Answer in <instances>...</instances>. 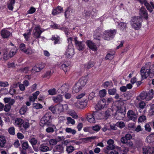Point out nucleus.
I'll use <instances>...</instances> for the list:
<instances>
[{"instance_id":"2f4dec72","label":"nucleus","mask_w":154,"mask_h":154,"mask_svg":"<svg viewBox=\"0 0 154 154\" xmlns=\"http://www.w3.org/2000/svg\"><path fill=\"white\" fill-rule=\"evenodd\" d=\"M31 30L30 29L27 31V33H25L23 34V36L26 41H28L29 39L30 36L31 34Z\"/></svg>"},{"instance_id":"f3484780","label":"nucleus","mask_w":154,"mask_h":154,"mask_svg":"<svg viewBox=\"0 0 154 154\" xmlns=\"http://www.w3.org/2000/svg\"><path fill=\"white\" fill-rule=\"evenodd\" d=\"M1 35L3 38H7L10 36L11 35V33L7 29H5L1 31Z\"/></svg>"},{"instance_id":"37998d69","label":"nucleus","mask_w":154,"mask_h":154,"mask_svg":"<svg viewBox=\"0 0 154 154\" xmlns=\"http://www.w3.org/2000/svg\"><path fill=\"white\" fill-rule=\"evenodd\" d=\"M116 89L115 88L109 89L108 90V92L110 95H114L116 93Z\"/></svg>"},{"instance_id":"4c0bfd02","label":"nucleus","mask_w":154,"mask_h":154,"mask_svg":"<svg viewBox=\"0 0 154 154\" xmlns=\"http://www.w3.org/2000/svg\"><path fill=\"white\" fill-rule=\"evenodd\" d=\"M27 107L26 106H24L21 108L19 112L20 114H24L27 110Z\"/></svg>"},{"instance_id":"aec40b11","label":"nucleus","mask_w":154,"mask_h":154,"mask_svg":"<svg viewBox=\"0 0 154 154\" xmlns=\"http://www.w3.org/2000/svg\"><path fill=\"white\" fill-rule=\"evenodd\" d=\"M63 11V8L61 6H58L56 8L53 9L52 12V14L53 15H56L60 13Z\"/></svg>"},{"instance_id":"4d7b16f0","label":"nucleus","mask_w":154,"mask_h":154,"mask_svg":"<svg viewBox=\"0 0 154 154\" xmlns=\"http://www.w3.org/2000/svg\"><path fill=\"white\" fill-rule=\"evenodd\" d=\"M91 14V12L90 11H85L84 12V16L85 17V18H89Z\"/></svg>"},{"instance_id":"412c9836","label":"nucleus","mask_w":154,"mask_h":154,"mask_svg":"<svg viewBox=\"0 0 154 154\" xmlns=\"http://www.w3.org/2000/svg\"><path fill=\"white\" fill-rule=\"evenodd\" d=\"M106 105V103L103 100H99L97 104V107L99 109L103 108Z\"/></svg>"},{"instance_id":"9b49d317","label":"nucleus","mask_w":154,"mask_h":154,"mask_svg":"<svg viewBox=\"0 0 154 154\" xmlns=\"http://www.w3.org/2000/svg\"><path fill=\"white\" fill-rule=\"evenodd\" d=\"M49 109L53 113L57 114L61 112L60 104L54 106H51L49 107Z\"/></svg>"},{"instance_id":"79ce46f5","label":"nucleus","mask_w":154,"mask_h":154,"mask_svg":"<svg viewBox=\"0 0 154 154\" xmlns=\"http://www.w3.org/2000/svg\"><path fill=\"white\" fill-rule=\"evenodd\" d=\"M151 148L148 146H144L143 147V154H148V151Z\"/></svg>"},{"instance_id":"b1692460","label":"nucleus","mask_w":154,"mask_h":154,"mask_svg":"<svg viewBox=\"0 0 154 154\" xmlns=\"http://www.w3.org/2000/svg\"><path fill=\"white\" fill-rule=\"evenodd\" d=\"M15 3V0H9L8 2V9L12 11L13 9V7Z\"/></svg>"},{"instance_id":"423d86ee","label":"nucleus","mask_w":154,"mask_h":154,"mask_svg":"<svg viewBox=\"0 0 154 154\" xmlns=\"http://www.w3.org/2000/svg\"><path fill=\"white\" fill-rule=\"evenodd\" d=\"M42 31L41 30L40 26L38 25H36L33 30V37L35 38H40Z\"/></svg>"},{"instance_id":"a878e982","label":"nucleus","mask_w":154,"mask_h":154,"mask_svg":"<svg viewBox=\"0 0 154 154\" xmlns=\"http://www.w3.org/2000/svg\"><path fill=\"white\" fill-rule=\"evenodd\" d=\"M82 88L77 83H76L73 87V92L77 93L79 92L82 89Z\"/></svg>"},{"instance_id":"774afa93","label":"nucleus","mask_w":154,"mask_h":154,"mask_svg":"<svg viewBox=\"0 0 154 154\" xmlns=\"http://www.w3.org/2000/svg\"><path fill=\"white\" fill-rule=\"evenodd\" d=\"M146 106V103L143 101H141L139 104V107L141 109H143Z\"/></svg>"},{"instance_id":"a18cd8bd","label":"nucleus","mask_w":154,"mask_h":154,"mask_svg":"<svg viewBox=\"0 0 154 154\" xmlns=\"http://www.w3.org/2000/svg\"><path fill=\"white\" fill-rule=\"evenodd\" d=\"M94 39L97 40L98 42L97 43H100V34L99 33H95L93 36Z\"/></svg>"},{"instance_id":"f03ea898","label":"nucleus","mask_w":154,"mask_h":154,"mask_svg":"<svg viewBox=\"0 0 154 154\" xmlns=\"http://www.w3.org/2000/svg\"><path fill=\"white\" fill-rule=\"evenodd\" d=\"M52 118L51 113L50 112H47L41 118L40 122V125L42 126L46 125H51Z\"/></svg>"},{"instance_id":"1a4fd4ad","label":"nucleus","mask_w":154,"mask_h":154,"mask_svg":"<svg viewBox=\"0 0 154 154\" xmlns=\"http://www.w3.org/2000/svg\"><path fill=\"white\" fill-rule=\"evenodd\" d=\"M65 54L68 58L72 57L74 54V49L72 45H69L66 52Z\"/></svg>"},{"instance_id":"ddd939ff","label":"nucleus","mask_w":154,"mask_h":154,"mask_svg":"<svg viewBox=\"0 0 154 154\" xmlns=\"http://www.w3.org/2000/svg\"><path fill=\"white\" fill-rule=\"evenodd\" d=\"M87 81V77H82L79 79L77 83L80 86L83 88L86 85Z\"/></svg>"},{"instance_id":"6e6552de","label":"nucleus","mask_w":154,"mask_h":154,"mask_svg":"<svg viewBox=\"0 0 154 154\" xmlns=\"http://www.w3.org/2000/svg\"><path fill=\"white\" fill-rule=\"evenodd\" d=\"M125 117V113L121 109H118L115 115V117L117 120H121Z\"/></svg>"},{"instance_id":"393cba45","label":"nucleus","mask_w":154,"mask_h":154,"mask_svg":"<svg viewBox=\"0 0 154 154\" xmlns=\"http://www.w3.org/2000/svg\"><path fill=\"white\" fill-rule=\"evenodd\" d=\"M146 92L143 91L140 94V95L137 98V100H146Z\"/></svg>"},{"instance_id":"5fc2aeb1","label":"nucleus","mask_w":154,"mask_h":154,"mask_svg":"<svg viewBox=\"0 0 154 154\" xmlns=\"http://www.w3.org/2000/svg\"><path fill=\"white\" fill-rule=\"evenodd\" d=\"M8 131L10 134L12 135L15 134V128L14 127H12L9 128Z\"/></svg>"},{"instance_id":"603ef678","label":"nucleus","mask_w":154,"mask_h":154,"mask_svg":"<svg viewBox=\"0 0 154 154\" xmlns=\"http://www.w3.org/2000/svg\"><path fill=\"white\" fill-rule=\"evenodd\" d=\"M24 52L29 55H31L34 53L33 50L29 48H27L26 49Z\"/></svg>"},{"instance_id":"6e6d98bb","label":"nucleus","mask_w":154,"mask_h":154,"mask_svg":"<svg viewBox=\"0 0 154 154\" xmlns=\"http://www.w3.org/2000/svg\"><path fill=\"white\" fill-rule=\"evenodd\" d=\"M22 147L23 149H26L29 147V145L27 141L24 142L22 145Z\"/></svg>"},{"instance_id":"f704fd0d","label":"nucleus","mask_w":154,"mask_h":154,"mask_svg":"<svg viewBox=\"0 0 154 154\" xmlns=\"http://www.w3.org/2000/svg\"><path fill=\"white\" fill-rule=\"evenodd\" d=\"M75 106L77 108L79 109H82L84 107L83 103L80 101H78L75 104Z\"/></svg>"},{"instance_id":"338daca9","label":"nucleus","mask_w":154,"mask_h":154,"mask_svg":"<svg viewBox=\"0 0 154 154\" xmlns=\"http://www.w3.org/2000/svg\"><path fill=\"white\" fill-rule=\"evenodd\" d=\"M9 85V84L7 82H0V86L7 87Z\"/></svg>"},{"instance_id":"0e129e2a","label":"nucleus","mask_w":154,"mask_h":154,"mask_svg":"<svg viewBox=\"0 0 154 154\" xmlns=\"http://www.w3.org/2000/svg\"><path fill=\"white\" fill-rule=\"evenodd\" d=\"M116 124L117 126H118L120 128H122L125 126L124 123L122 122H117Z\"/></svg>"},{"instance_id":"a211bd4d","label":"nucleus","mask_w":154,"mask_h":154,"mask_svg":"<svg viewBox=\"0 0 154 154\" xmlns=\"http://www.w3.org/2000/svg\"><path fill=\"white\" fill-rule=\"evenodd\" d=\"M52 100L54 103H60L63 101V97L62 95L59 94L52 97Z\"/></svg>"},{"instance_id":"c85d7f7f","label":"nucleus","mask_w":154,"mask_h":154,"mask_svg":"<svg viewBox=\"0 0 154 154\" xmlns=\"http://www.w3.org/2000/svg\"><path fill=\"white\" fill-rule=\"evenodd\" d=\"M73 10L70 8H68L65 12V16L67 18L69 16L72 14Z\"/></svg>"},{"instance_id":"58836bf2","label":"nucleus","mask_w":154,"mask_h":154,"mask_svg":"<svg viewBox=\"0 0 154 154\" xmlns=\"http://www.w3.org/2000/svg\"><path fill=\"white\" fill-rule=\"evenodd\" d=\"M66 131L68 133H70L72 135H74L76 132V131L74 129H72L70 128H67L65 129Z\"/></svg>"},{"instance_id":"8fccbe9b","label":"nucleus","mask_w":154,"mask_h":154,"mask_svg":"<svg viewBox=\"0 0 154 154\" xmlns=\"http://www.w3.org/2000/svg\"><path fill=\"white\" fill-rule=\"evenodd\" d=\"M106 91L105 89L100 91L99 92V95L101 97H104L106 95Z\"/></svg>"},{"instance_id":"a19ab883","label":"nucleus","mask_w":154,"mask_h":154,"mask_svg":"<svg viewBox=\"0 0 154 154\" xmlns=\"http://www.w3.org/2000/svg\"><path fill=\"white\" fill-rule=\"evenodd\" d=\"M51 39L53 41H54V44L60 43V38L59 37H56L54 36H53Z\"/></svg>"},{"instance_id":"5701e85b","label":"nucleus","mask_w":154,"mask_h":154,"mask_svg":"<svg viewBox=\"0 0 154 154\" xmlns=\"http://www.w3.org/2000/svg\"><path fill=\"white\" fill-rule=\"evenodd\" d=\"M39 150L42 152H46L49 150V148L45 144H43L40 145Z\"/></svg>"},{"instance_id":"2eb2a0df","label":"nucleus","mask_w":154,"mask_h":154,"mask_svg":"<svg viewBox=\"0 0 154 154\" xmlns=\"http://www.w3.org/2000/svg\"><path fill=\"white\" fill-rule=\"evenodd\" d=\"M74 39L75 45L78 49L79 50H83L85 46V45L83 44V42L78 41L77 37L74 38Z\"/></svg>"},{"instance_id":"c756f323","label":"nucleus","mask_w":154,"mask_h":154,"mask_svg":"<svg viewBox=\"0 0 154 154\" xmlns=\"http://www.w3.org/2000/svg\"><path fill=\"white\" fill-rule=\"evenodd\" d=\"M13 49L14 51H13V50H11L9 53V56L11 57H12L15 54L17 51L18 48L16 46H14L13 47Z\"/></svg>"},{"instance_id":"bf43d9fd","label":"nucleus","mask_w":154,"mask_h":154,"mask_svg":"<svg viewBox=\"0 0 154 154\" xmlns=\"http://www.w3.org/2000/svg\"><path fill=\"white\" fill-rule=\"evenodd\" d=\"M146 119V117L144 116H140L138 119V121L139 122H144Z\"/></svg>"},{"instance_id":"ea45409f","label":"nucleus","mask_w":154,"mask_h":154,"mask_svg":"<svg viewBox=\"0 0 154 154\" xmlns=\"http://www.w3.org/2000/svg\"><path fill=\"white\" fill-rule=\"evenodd\" d=\"M74 150V148L72 146H67L66 151L68 153L72 152Z\"/></svg>"},{"instance_id":"7c9ffc66","label":"nucleus","mask_w":154,"mask_h":154,"mask_svg":"<svg viewBox=\"0 0 154 154\" xmlns=\"http://www.w3.org/2000/svg\"><path fill=\"white\" fill-rule=\"evenodd\" d=\"M56 128L54 125H52L51 127H48L46 129V131L48 133H53L54 131V129Z\"/></svg>"},{"instance_id":"dca6fc26","label":"nucleus","mask_w":154,"mask_h":154,"mask_svg":"<svg viewBox=\"0 0 154 154\" xmlns=\"http://www.w3.org/2000/svg\"><path fill=\"white\" fill-rule=\"evenodd\" d=\"M86 43L88 47L93 51H97V47L96 45L92 41L88 40L86 41Z\"/></svg>"},{"instance_id":"4468645a","label":"nucleus","mask_w":154,"mask_h":154,"mask_svg":"<svg viewBox=\"0 0 154 154\" xmlns=\"http://www.w3.org/2000/svg\"><path fill=\"white\" fill-rule=\"evenodd\" d=\"M139 14L142 17L147 19L148 18V14L145 8L143 7H142L140 9Z\"/></svg>"},{"instance_id":"39448f33","label":"nucleus","mask_w":154,"mask_h":154,"mask_svg":"<svg viewBox=\"0 0 154 154\" xmlns=\"http://www.w3.org/2000/svg\"><path fill=\"white\" fill-rule=\"evenodd\" d=\"M116 32V30L115 29L106 30L103 34V38L105 40H109L113 38Z\"/></svg>"},{"instance_id":"9d476101","label":"nucleus","mask_w":154,"mask_h":154,"mask_svg":"<svg viewBox=\"0 0 154 154\" xmlns=\"http://www.w3.org/2000/svg\"><path fill=\"white\" fill-rule=\"evenodd\" d=\"M28 140L31 144L34 150L35 151H37V150L35 148L34 146L38 143V140L37 139L35 138V136L34 135L30 136Z\"/></svg>"},{"instance_id":"6ab92c4d","label":"nucleus","mask_w":154,"mask_h":154,"mask_svg":"<svg viewBox=\"0 0 154 154\" xmlns=\"http://www.w3.org/2000/svg\"><path fill=\"white\" fill-rule=\"evenodd\" d=\"M114 141L111 139H109L107 141V148L109 150H112L115 149V146L114 145Z\"/></svg>"},{"instance_id":"20e7f679","label":"nucleus","mask_w":154,"mask_h":154,"mask_svg":"<svg viewBox=\"0 0 154 154\" xmlns=\"http://www.w3.org/2000/svg\"><path fill=\"white\" fill-rule=\"evenodd\" d=\"M141 18L138 16L132 17L131 21V25L132 27L135 29H139L141 25Z\"/></svg>"},{"instance_id":"f8f14e48","label":"nucleus","mask_w":154,"mask_h":154,"mask_svg":"<svg viewBox=\"0 0 154 154\" xmlns=\"http://www.w3.org/2000/svg\"><path fill=\"white\" fill-rule=\"evenodd\" d=\"M69 86L68 84H65L62 85L57 90L59 93L63 94L68 91Z\"/></svg>"},{"instance_id":"72a5a7b5","label":"nucleus","mask_w":154,"mask_h":154,"mask_svg":"<svg viewBox=\"0 0 154 154\" xmlns=\"http://www.w3.org/2000/svg\"><path fill=\"white\" fill-rule=\"evenodd\" d=\"M54 149L56 151L59 152H63V146L61 145H56L54 148Z\"/></svg>"},{"instance_id":"c9c22d12","label":"nucleus","mask_w":154,"mask_h":154,"mask_svg":"<svg viewBox=\"0 0 154 154\" xmlns=\"http://www.w3.org/2000/svg\"><path fill=\"white\" fill-rule=\"evenodd\" d=\"M23 123V121L21 119H17L15 121V125L20 127Z\"/></svg>"},{"instance_id":"864d4df0","label":"nucleus","mask_w":154,"mask_h":154,"mask_svg":"<svg viewBox=\"0 0 154 154\" xmlns=\"http://www.w3.org/2000/svg\"><path fill=\"white\" fill-rule=\"evenodd\" d=\"M127 24L125 23L121 22L119 23V26L122 30L125 29L127 28Z\"/></svg>"},{"instance_id":"e433bc0d","label":"nucleus","mask_w":154,"mask_h":154,"mask_svg":"<svg viewBox=\"0 0 154 154\" xmlns=\"http://www.w3.org/2000/svg\"><path fill=\"white\" fill-rule=\"evenodd\" d=\"M33 107L35 109H39L42 108L43 107L41 104L38 103H33L32 104Z\"/></svg>"},{"instance_id":"680f3d73","label":"nucleus","mask_w":154,"mask_h":154,"mask_svg":"<svg viewBox=\"0 0 154 154\" xmlns=\"http://www.w3.org/2000/svg\"><path fill=\"white\" fill-rule=\"evenodd\" d=\"M94 63L93 62H89L85 66V67L87 69H90L93 67L94 65Z\"/></svg>"},{"instance_id":"de8ad7c7","label":"nucleus","mask_w":154,"mask_h":154,"mask_svg":"<svg viewBox=\"0 0 154 154\" xmlns=\"http://www.w3.org/2000/svg\"><path fill=\"white\" fill-rule=\"evenodd\" d=\"M149 115L150 116H152L154 115V104H152L150 107L149 111Z\"/></svg>"},{"instance_id":"f257e3e1","label":"nucleus","mask_w":154,"mask_h":154,"mask_svg":"<svg viewBox=\"0 0 154 154\" xmlns=\"http://www.w3.org/2000/svg\"><path fill=\"white\" fill-rule=\"evenodd\" d=\"M149 69H146L145 71V68L142 67L140 70V74L143 79H146L148 76L152 78L154 74V65H149Z\"/></svg>"},{"instance_id":"49530a36","label":"nucleus","mask_w":154,"mask_h":154,"mask_svg":"<svg viewBox=\"0 0 154 154\" xmlns=\"http://www.w3.org/2000/svg\"><path fill=\"white\" fill-rule=\"evenodd\" d=\"M49 94L51 95H54L57 94V91L55 88H53L50 89L48 91Z\"/></svg>"},{"instance_id":"7ed1b4c3","label":"nucleus","mask_w":154,"mask_h":154,"mask_svg":"<svg viewBox=\"0 0 154 154\" xmlns=\"http://www.w3.org/2000/svg\"><path fill=\"white\" fill-rule=\"evenodd\" d=\"M101 114L99 112L96 111L92 113H88L86 114L87 119L90 123H94L96 122L95 119H100L99 117Z\"/></svg>"},{"instance_id":"e2e57ef3","label":"nucleus","mask_w":154,"mask_h":154,"mask_svg":"<svg viewBox=\"0 0 154 154\" xmlns=\"http://www.w3.org/2000/svg\"><path fill=\"white\" fill-rule=\"evenodd\" d=\"M70 115L74 119H76L78 118V116L76 115V113L74 111H71L70 112Z\"/></svg>"},{"instance_id":"0eeeda50","label":"nucleus","mask_w":154,"mask_h":154,"mask_svg":"<svg viewBox=\"0 0 154 154\" xmlns=\"http://www.w3.org/2000/svg\"><path fill=\"white\" fill-rule=\"evenodd\" d=\"M127 116L129 120L135 121L137 120L138 115L137 113L133 110H129L128 112Z\"/></svg>"},{"instance_id":"c03bdc74","label":"nucleus","mask_w":154,"mask_h":154,"mask_svg":"<svg viewBox=\"0 0 154 154\" xmlns=\"http://www.w3.org/2000/svg\"><path fill=\"white\" fill-rule=\"evenodd\" d=\"M92 130L96 132L99 131L101 128V127L98 125H96L91 127Z\"/></svg>"},{"instance_id":"13d9d810","label":"nucleus","mask_w":154,"mask_h":154,"mask_svg":"<svg viewBox=\"0 0 154 154\" xmlns=\"http://www.w3.org/2000/svg\"><path fill=\"white\" fill-rule=\"evenodd\" d=\"M146 9L148 10L150 12H152L153 11L152 8L151 7L150 5L148 2H147L145 5Z\"/></svg>"},{"instance_id":"473e14b6","label":"nucleus","mask_w":154,"mask_h":154,"mask_svg":"<svg viewBox=\"0 0 154 154\" xmlns=\"http://www.w3.org/2000/svg\"><path fill=\"white\" fill-rule=\"evenodd\" d=\"M60 68L62 69L65 72H67L69 69V66L68 64H62L60 66Z\"/></svg>"},{"instance_id":"cd10ccee","label":"nucleus","mask_w":154,"mask_h":154,"mask_svg":"<svg viewBox=\"0 0 154 154\" xmlns=\"http://www.w3.org/2000/svg\"><path fill=\"white\" fill-rule=\"evenodd\" d=\"M115 51H112V52H111L110 53H108L106 55V57L105 59L106 60H112L114 57V55L115 54Z\"/></svg>"},{"instance_id":"052dcab7","label":"nucleus","mask_w":154,"mask_h":154,"mask_svg":"<svg viewBox=\"0 0 154 154\" xmlns=\"http://www.w3.org/2000/svg\"><path fill=\"white\" fill-rule=\"evenodd\" d=\"M49 143L50 145H54L57 143V141L55 139H53L49 140Z\"/></svg>"},{"instance_id":"09e8293b","label":"nucleus","mask_w":154,"mask_h":154,"mask_svg":"<svg viewBox=\"0 0 154 154\" xmlns=\"http://www.w3.org/2000/svg\"><path fill=\"white\" fill-rule=\"evenodd\" d=\"M61 112L67 110L68 108V106L66 104L63 105L62 104H60Z\"/></svg>"},{"instance_id":"3c124183","label":"nucleus","mask_w":154,"mask_h":154,"mask_svg":"<svg viewBox=\"0 0 154 154\" xmlns=\"http://www.w3.org/2000/svg\"><path fill=\"white\" fill-rule=\"evenodd\" d=\"M29 69V68L28 67H26L24 68L20 69L19 70V71L22 73H26L28 72Z\"/></svg>"},{"instance_id":"bb28decb","label":"nucleus","mask_w":154,"mask_h":154,"mask_svg":"<svg viewBox=\"0 0 154 154\" xmlns=\"http://www.w3.org/2000/svg\"><path fill=\"white\" fill-rule=\"evenodd\" d=\"M146 100H149L151 99L153 96V90H151L148 92H146Z\"/></svg>"},{"instance_id":"69168bd1","label":"nucleus","mask_w":154,"mask_h":154,"mask_svg":"<svg viewBox=\"0 0 154 154\" xmlns=\"http://www.w3.org/2000/svg\"><path fill=\"white\" fill-rule=\"evenodd\" d=\"M112 84V82L111 81L109 82L107 81L104 82L103 85L104 88L107 87Z\"/></svg>"},{"instance_id":"4be33fe9","label":"nucleus","mask_w":154,"mask_h":154,"mask_svg":"<svg viewBox=\"0 0 154 154\" xmlns=\"http://www.w3.org/2000/svg\"><path fill=\"white\" fill-rule=\"evenodd\" d=\"M6 143L5 137L4 136H0V146L4 148Z\"/></svg>"}]
</instances>
